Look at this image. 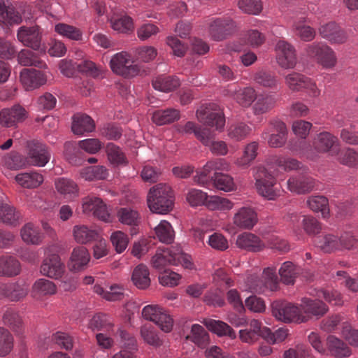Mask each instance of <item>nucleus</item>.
I'll return each mask as SVG.
<instances>
[{"instance_id":"1","label":"nucleus","mask_w":358,"mask_h":358,"mask_svg":"<svg viewBox=\"0 0 358 358\" xmlns=\"http://www.w3.org/2000/svg\"><path fill=\"white\" fill-rule=\"evenodd\" d=\"M174 193L172 188L164 183H159L149 190L148 205L152 213L166 214L174 206Z\"/></svg>"},{"instance_id":"2","label":"nucleus","mask_w":358,"mask_h":358,"mask_svg":"<svg viewBox=\"0 0 358 358\" xmlns=\"http://www.w3.org/2000/svg\"><path fill=\"white\" fill-rule=\"evenodd\" d=\"M271 309L273 316L284 323L292 322H306L308 318L301 313V309L294 303L285 300H276L271 303Z\"/></svg>"},{"instance_id":"3","label":"nucleus","mask_w":358,"mask_h":358,"mask_svg":"<svg viewBox=\"0 0 358 358\" xmlns=\"http://www.w3.org/2000/svg\"><path fill=\"white\" fill-rule=\"evenodd\" d=\"M238 31L237 23L231 17H219L209 24V34L215 41L226 40Z\"/></svg>"},{"instance_id":"4","label":"nucleus","mask_w":358,"mask_h":358,"mask_svg":"<svg viewBox=\"0 0 358 358\" xmlns=\"http://www.w3.org/2000/svg\"><path fill=\"white\" fill-rule=\"evenodd\" d=\"M126 52L116 54L112 57L110 62V68L113 72L121 76L124 78H131L137 75H147V71L141 70L137 64L127 66L129 59L127 58Z\"/></svg>"},{"instance_id":"5","label":"nucleus","mask_w":358,"mask_h":358,"mask_svg":"<svg viewBox=\"0 0 358 358\" xmlns=\"http://www.w3.org/2000/svg\"><path fill=\"white\" fill-rule=\"evenodd\" d=\"M17 39L25 46L45 54V46L42 44V35L38 25L33 27L22 26L17 31Z\"/></svg>"},{"instance_id":"6","label":"nucleus","mask_w":358,"mask_h":358,"mask_svg":"<svg viewBox=\"0 0 358 358\" xmlns=\"http://www.w3.org/2000/svg\"><path fill=\"white\" fill-rule=\"evenodd\" d=\"M275 185V178L264 167L259 168L255 182L259 194L268 200H275L279 194Z\"/></svg>"},{"instance_id":"7","label":"nucleus","mask_w":358,"mask_h":358,"mask_svg":"<svg viewBox=\"0 0 358 358\" xmlns=\"http://www.w3.org/2000/svg\"><path fill=\"white\" fill-rule=\"evenodd\" d=\"M142 316L146 320L155 322L164 332H170L173 326V320L157 305H148L143 308Z\"/></svg>"},{"instance_id":"8","label":"nucleus","mask_w":358,"mask_h":358,"mask_svg":"<svg viewBox=\"0 0 358 358\" xmlns=\"http://www.w3.org/2000/svg\"><path fill=\"white\" fill-rule=\"evenodd\" d=\"M306 52L308 56L316 58L318 63L325 68L334 67L336 64L334 51L326 45L313 43L307 47Z\"/></svg>"},{"instance_id":"9","label":"nucleus","mask_w":358,"mask_h":358,"mask_svg":"<svg viewBox=\"0 0 358 358\" xmlns=\"http://www.w3.org/2000/svg\"><path fill=\"white\" fill-rule=\"evenodd\" d=\"M27 118V112L20 104L0 110V124L5 127L16 126L17 123L24 122Z\"/></svg>"},{"instance_id":"10","label":"nucleus","mask_w":358,"mask_h":358,"mask_svg":"<svg viewBox=\"0 0 358 358\" xmlns=\"http://www.w3.org/2000/svg\"><path fill=\"white\" fill-rule=\"evenodd\" d=\"M275 50L277 54V62L284 69H292L297 62V59L294 47L285 41H279L276 45Z\"/></svg>"},{"instance_id":"11","label":"nucleus","mask_w":358,"mask_h":358,"mask_svg":"<svg viewBox=\"0 0 358 358\" xmlns=\"http://www.w3.org/2000/svg\"><path fill=\"white\" fill-rule=\"evenodd\" d=\"M65 266L57 254H50L45 258L41 266L43 275L50 278L58 279L64 272Z\"/></svg>"},{"instance_id":"12","label":"nucleus","mask_w":358,"mask_h":358,"mask_svg":"<svg viewBox=\"0 0 358 358\" xmlns=\"http://www.w3.org/2000/svg\"><path fill=\"white\" fill-rule=\"evenodd\" d=\"M20 82L26 90H33L45 85L47 82L45 74L35 69H24L20 75Z\"/></svg>"},{"instance_id":"13","label":"nucleus","mask_w":358,"mask_h":358,"mask_svg":"<svg viewBox=\"0 0 358 358\" xmlns=\"http://www.w3.org/2000/svg\"><path fill=\"white\" fill-rule=\"evenodd\" d=\"M90 260L88 250L83 245L75 248L68 262V268L73 273H78L85 270Z\"/></svg>"},{"instance_id":"14","label":"nucleus","mask_w":358,"mask_h":358,"mask_svg":"<svg viewBox=\"0 0 358 358\" xmlns=\"http://www.w3.org/2000/svg\"><path fill=\"white\" fill-rule=\"evenodd\" d=\"M29 292V286L24 282L5 283L0 285V295L10 301H20Z\"/></svg>"},{"instance_id":"15","label":"nucleus","mask_w":358,"mask_h":358,"mask_svg":"<svg viewBox=\"0 0 358 358\" xmlns=\"http://www.w3.org/2000/svg\"><path fill=\"white\" fill-rule=\"evenodd\" d=\"M198 120L210 127H215L217 130H222L225 124L224 115L222 113L213 111L209 107H205L196 111Z\"/></svg>"},{"instance_id":"16","label":"nucleus","mask_w":358,"mask_h":358,"mask_svg":"<svg viewBox=\"0 0 358 358\" xmlns=\"http://www.w3.org/2000/svg\"><path fill=\"white\" fill-rule=\"evenodd\" d=\"M319 33L322 38L331 43H343L348 39L346 32L335 22H329L320 26Z\"/></svg>"},{"instance_id":"17","label":"nucleus","mask_w":358,"mask_h":358,"mask_svg":"<svg viewBox=\"0 0 358 358\" xmlns=\"http://www.w3.org/2000/svg\"><path fill=\"white\" fill-rule=\"evenodd\" d=\"M300 307L308 316L315 317L316 319L322 317L329 311L328 306L318 299L303 297L301 299Z\"/></svg>"},{"instance_id":"18","label":"nucleus","mask_w":358,"mask_h":358,"mask_svg":"<svg viewBox=\"0 0 358 358\" xmlns=\"http://www.w3.org/2000/svg\"><path fill=\"white\" fill-rule=\"evenodd\" d=\"M28 155L31 164L44 166L48 163L50 154L45 145L38 141H31L28 143Z\"/></svg>"},{"instance_id":"19","label":"nucleus","mask_w":358,"mask_h":358,"mask_svg":"<svg viewBox=\"0 0 358 358\" xmlns=\"http://www.w3.org/2000/svg\"><path fill=\"white\" fill-rule=\"evenodd\" d=\"M236 245L239 248L252 252H258L263 250L265 243L260 238L250 232H244L238 236Z\"/></svg>"},{"instance_id":"20","label":"nucleus","mask_w":358,"mask_h":358,"mask_svg":"<svg viewBox=\"0 0 358 358\" xmlns=\"http://www.w3.org/2000/svg\"><path fill=\"white\" fill-rule=\"evenodd\" d=\"M96 125L94 120L85 113H78L72 117L71 131L75 135L92 132Z\"/></svg>"},{"instance_id":"21","label":"nucleus","mask_w":358,"mask_h":358,"mask_svg":"<svg viewBox=\"0 0 358 358\" xmlns=\"http://www.w3.org/2000/svg\"><path fill=\"white\" fill-rule=\"evenodd\" d=\"M326 351L332 357L337 358L348 357L351 355L348 345L341 339L334 335H329L326 338Z\"/></svg>"},{"instance_id":"22","label":"nucleus","mask_w":358,"mask_h":358,"mask_svg":"<svg viewBox=\"0 0 358 358\" xmlns=\"http://www.w3.org/2000/svg\"><path fill=\"white\" fill-rule=\"evenodd\" d=\"M80 145L76 141H69L64 144L63 155L66 161L73 166H80L86 159Z\"/></svg>"},{"instance_id":"23","label":"nucleus","mask_w":358,"mask_h":358,"mask_svg":"<svg viewBox=\"0 0 358 358\" xmlns=\"http://www.w3.org/2000/svg\"><path fill=\"white\" fill-rule=\"evenodd\" d=\"M262 278L264 280L258 279L255 281L256 286L253 287V289L256 292H263L262 286L268 288L271 291L278 289L279 282L275 268H265L263 271Z\"/></svg>"},{"instance_id":"24","label":"nucleus","mask_w":358,"mask_h":358,"mask_svg":"<svg viewBox=\"0 0 358 358\" xmlns=\"http://www.w3.org/2000/svg\"><path fill=\"white\" fill-rule=\"evenodd\" d=\"M152 85L155 90L167 93L178 89L180 80L176 76L159 75L152 80Z\"/></svg>"},{"instance_id":"25","label":"nucleus","mask_w":358,"mask_h":358,"mask_svg":"<svg viewBox=\"0 0 358 358\" xmlns=\"http://www.w3.org/2000/svg\"><path fill=\"white\" fill-rule=\"evenodd\" d=\"M208 331L217 335L219 337L228 336L231 339H235L236 334L234 329L227 323L213 319H204L202 322Z\"/></svg>"},{"instance_id":"26","label":"nucleus","mask_w":358,"mask_h":358,"mask_svg":"<svg viewBox=\"0 0 358 358\" xmlns=\"http://www.w3.org/2000/svg\"><path fill=\"white\" fill-rule=\"evenodd\" d=\"M290 191L297 194H306L311 192L314 187V180L306 176H298L290 178L287 181Z\"/></svg>"},{"instance_id":"27","label":"nucleus","mask_w":358,"mask_h":358,"mask_svg":"<svg viewBox=\"0 0 358 358\" xmlns=\"http://www.w3.org/2000/svg\"><path fill=\"white\" fill-rule=\"evenodd\" d=\"M234 222L240 228L250 229L257 222V214L250 208H242L235 215Z\"/></svg>"},{"instance_id":"28","label":"nucleus","mask_w":358,"mask_h":358,"mask_svg":"<svg viewBox=\"0 0 358 358\" xmlns=\"http://www.w3.org/2000/svg\"><path fill=\"white\" fill-rule=\"evenodd\" d=\"M276 134H272L268 140V144L272 148H280L287 141V129L285 124L280 120L271 122Z\"/></svg>"},{"instance_id":"29","label":"nucleus","mask_w":358,"mask_h":358,"mask_svg":"<svg viewBox=\"0 0 358 358\" xmlns=\"http://www.w3.org/2000/svg\"><path fill=\"white\" fill-rule=\"evenodd\" d=\"M55 188L66 199L78 197L79 194L78 185L73 180L69 178H58L55 181Z\"/></svg>"},{"instance_id":"30","label":"nucleus","mask_w":358,"mask_h":358,"mask_svg":"<svg viewBox=\"0 0 358 358\" xmlns=\"http://www.w3.org/2000/svg\"><path fill=\"white\" fill-rule=\"evenodd\" d=\"M4 325L9 327L17 335H22L24 331L23 321L18 312L12 308H8L2 316Z\"/></svg>"},{"instance_id":"31","label":"nucleus","mask_w":358,"mask_h":358,"mask_svg":"<svg viewBox=\"0 0 358 358\" xmlns=\"http://www.w3.org/2000/svg\"><path fill=\"white\" fill-rule=\"evenodd\" d=\"M20 213L15 208L0 203V222L6 225L16 227L20 224Z\"/></svg>"},{"instance_id":"32","label":"nucleus","mask_w":358,"mask_h":358,"mask_svg":"<svg viewBox=\"0 0 358 358\" xmlns=\"http://www.w3.org/2000/svg\"><path fill=\"white\" fill-rule=\"evenodd\" d=\"M20 270V264L15 257L8 255L0 257V276H16Z\"/></svg>"},{"instance_id":"33","label":"nucleus","mask_w":358,"mask_h":358,"mask_svg":"<svg viewBox=\"0 0 358 358\" xmlns=\"http://www.w3.org/2000/svg\"><path fill=\"white\" fill-rule=\"evenodd\" d=\"M337 138L329 132L324 131L317 134L315 138V148L320 152H326L328 151H335L336 143Z\"/></svg>"},{"instance_id":"34","label":"nucleus","mask_w":358,"mask_h":358,"mask_svg":"<svg viewBox=\"0 0 358 358\" xmlns=\"http://www.w3.org/2000/svg\"><path fill=\"white\" fill-rule=\"evenodd\" d=\"M150 272L148 267L141 264L133 271L131 280L134 285L141 289H145L150 285Z\"/></svg>"},{"instance_id":"35","label":"nucleus","mask_w":358,"mask_h":358,"mask_svg":"<svg viewBox=\"0 0 358 358\" xmlns=\"http://www.w3.org/2000/svg\"><path fill=\"white\" fill-rule=\"evenodd\" d=\"M300 268L292 262H284L279 269L280 281L287 285H294L295 279L300 273Z\"/></svg>"},{"instance_id":"36","label":"nucleus","mask_w":358,"mask_h":358,"mask_svg":"<svg viewBox=\"0 0 358 358\" xmlns=\"http://www.w3.org/2000/svg\"><path fill=\"white\" fill-rule=\"evenodd\" d=\"M192 335H187L185 338L192 341L200 348H206L210 343L209 334L199 324H193L191 328Z\"/></svg>"},{"instance_id":"37","label":"nucleus","mask_w":358,"mask_h":358,"mask_svg":"<svg viewBox=\"0 0 358 358\" xmlns=\"http://www.w3.org/2000/svg\"><path fill=\"white\" fill-rule=\"evenodd\" d=\"M285 81L292 91L299 92L308 88L310 85V80L306 76L297 72H292L286 76Z\"/></svg>"},{"instance_id":"38","label":"nucleus","mask_w":358,"mask_h":358,"mask_svg":"<svg viewBox=\"0 0 358 358\" xmlns=\"http://www.w3.org/2000/svg\"><path fill=\"white\" fill-rule=\"evenodd\" d=\"M15 179L20 185L24 188L38 187L43 181V176L36 172L19 173Z\"/></svg>"},{"instance_id":"39","label":"nucleus","mask_w":358,"mask_h":358,"mask_svg":"<svg viewBox=\"0 0 358 358\" xmlns=\"http://www.w3.org/2000/svg\"><path fill=\"white\" fill-rule=\"evenodd\" d=\"M179 118L180 111L174 108L157 110L152 115V121L158 125L171 124Z\"/></svg>"},{"instance_id":"40","label":"nucleus","mask_w":358,"mask_h":358,"mask_svg":"<svg viewBox=\"0 0 358 358\" xmlns=\"http://www.w3.org/2000/svg\"><path fill=\"white\" fill-rule=\"evenodd\" d=\"M155 231L159 241L166 244L173 243L175 231L169 222L166 220L161 221L155 228Z\"/></svg>"},{"instance_id":"41","label":"nucleus","mask_w":358,"mask_h":358,"mask_svg":"<svg viewBox=\"0 0 358 358\" xmlns=\"http://www.w3.org/2000/svg\"><path fill=\"white\" fill-rule=\"evenodd\" d=\"M113 327L109 317L102 313L95 314L89 322V328L92 331H110Z\"/></svg>"},{"instance_id":"42","label":"nucleus","mask_w":358,"mask_h":358,"mask_svg":"<svg viewBox=\"0 0 358 358\" xmlns=\"http://www.w3.org/2000/svg\"><path fill=\"white\" fill-rule=\"evenodd\" d=\"M73 236L75 240L81 244L96 240L99 234L95 230H90L86 226H75L73 228Z\"/></svg>"},{"instance_id":"43","label":"nucleus","mask_w":358,"mask_h":358,"mask_svg":"<svg viewBox=\"0 0 358 358\" xmlns=\"http://www.w3.org/2000/svg\"><path fill=\"white\" fill-rule=\"evenodd\" d=\"M141 336L145 343L155 348L159 347L163 344L155 330V328L151 324H145L141 328Z\"/></svg>"},{"instance_id":"44","label":"nucleus","mask_w":358,"mask_h":358,"mask_svg":"<svg viewBox=\"0 0 358 358\" xmlns=\"http://www.w3.org/2000/svg\"><path fill=\"white\" fill-rule=\"evenodd\" d=\"M55 30L58 34L71 40H82L83 32L79 28L76 27L65 23H58L55 25Z\"/></svg>"},{"instance_id":"45","label":"nucleus","mask_w":358,"mask_h":358,"mask_svg":"<svg viewBox=\"0 0 358 358\" xmlns=\"http://www.w3.org/2000/svg\"><path fill=\"white\" fill-rule=\"evenodd\" d=\"M32 291L40 296L53 295L57 292V286L53 282L41 278L34 282Z\"/></svg>"},{"instance_id":"46","label":"nucleus","mask_w":358,"mask_h":358,"mask_svg":"<svg viewBox=\"0 0 358 358\" xmlns=\"http://www.w3.org/2000/svg\"><path fill=\"white\" fill-rule=\"evenodd\" d=\"M254 80L259 85L269 88H276L278 84L274 73L260 70L254 75Z\"/></svg>"},{"instance_id":"47","label":"nucleus","mask_w":358,"mask_h":358,"mask_svg":"<svg viewBox=\"0 0 358 358\" xmlns=\"http://www.w3.org/2000/svg\"><path fill=\"white\" fill-rule=\"evenodd\" d=\"M151 264L153 268L161 271L165 270V267L169 265H173L176 262L172 261L171 257L162 248H159L156 254L152 257Z\"/></svg>"},{"instance_id":"48","label":"nucleus","mask_w":358,"mask_h":358,"mask_svg":"<svg viewBox=\"0 0 358 358\" xmlns=\"http://www.w3.org/2000/svg\"><path fill=\"white\" fill-rule=\"evenodd\" d=\"M210 180H213L215 187L220 190L229 192L234 189V180L229 175L215 172L213 176L210 178Z\"/></svg>"},{"instance_id":"49","label":"nucleus","mask_w":358,"mask_h":358,"mask_svg":"<svg viewBox=\"0 0 358 358\" xmlns=\"http://www.w3.org/2000/svg\"><path fill=\"white\" fill-rule=\"evenodd\" d=\"M315 245L324 252H331L335 250H341L338 245V238L334 235H326L322 238H318L315 241Z\"/></svg>"},{"instance_id":"50","label":"nucleus","mask_w":358,"mask_h":358,"mask_svg":"<svg viewBox=\"0 0 358 358\" xmlns=\"http://www.w3.org/2000/svg\"><path fill=\"white\" fill-rule=\"evenodd\" d=\"M276 103L275 97L272 95L259 96L254 105L255 114H263L272 109Z\"/></svg>"},{"instance_id":"51","label":"nucleus","mask_w":358,"mask_h":358,"mask_svg":"<svg viewBox=\"0 0 358 358\" xmlns=\"http://www.w3.org/2000/svg\"><path fill=\"white\" fill-rule=\"evenodd\" d=\"M13 348V337L10 332L3 327H0V357L8 355Z\"/></svg>"},{"instance_id":"52","label":"nucleus","mask_w":358,"mask_h":358,"mask_svg":"<svg viewBox=\"0 0 358 358\" xmlns=\"http://www.w3.org/2000/svg\"><path fill=\"white\" fill-rule=\"evenodd\" d=\"M0 16L3 22L12 25L13 24H19L22 22V17L19 12L16 11L15 8L9 6H4L2 10H0Z\"/></svg>"},{"instance_id":"53","label":"nucleus","mask_w":358,"mask_h":358,"mask_svg":"<svg viewBox=\"0 0 358 358\" xmlns=\"http://www.w3.org/2000/svg\"><path fill=\"white\" fill-rule=\"evenodd\" d=\"M310 208L315 212L320 211L324 217L329 214L328 200L326 197L320 196L308 200Z\"/></svg>"},{"instance_id":"54","label":"nucleus","mask_w":358,"mask_h":358,"mask_svg":"<svg viewBox=\"0 0 358 358\" xmlns=\"http://www.w3.org/2000/svg\"><path fill=\"white\" fill-rule=\"evenodd\" d=\"M117 216L121 223L132 225L135 224L138 213L137 211L129 208H121L118 210Z\"/></svg>"},{"instance_id":"55","label":"nucleus","mask_w":358,"mask_h":358,"mask_svg":"<svg viewBox=\"0 0 358 358\" xmlns=\"http://www.w3.org/2000/svg\"><path fill=\"white\" fill-rule=\"evenodd\" d=\"M238 6L245 13L252 15H257L262 10L260 0H239Z\"/></svg>"},{"instance_id":"56","label":"nucleus","mask_w":358,"mask_h":358,"mask_svg":"<svg viewBox=\"0 0 358 358\" xmlns=\"http://www.w3.org/2000/svg\"><path fill=\"white\" fill-rule=\"evenodd\" d=\"M27 159L18 152H11L6 159V164L10 169L18 170L28 164Z\"/></svg>"},{"instance_id":"57","label":"nucleus","mask_w":358,"mask_h":358,"mask_svg":"<svg viewBox=\"0 0 358 358\" xmlns=\"http://www.w3.org/2000/svg\"><path fill=\"white\" fill-rule=\"evenodd\" d=\"M110 241L118 253L122 252L127 248L129 243L127 236L120 231L113 232L110 236Z\"/></svg>"},{"instance_id":"58","label":"nucleus","mask_w":358,"mask_h":358,"mask_svg":"<svg viewBox=\"0 0 358 358\" xmlns=\"http://www.w3.org/2000/svg\"><path fill=\"white\" fill-rule=\"evenodd\" d=\"M264 340L270 344H274L276 342L283 341L287 336V329L284 328H279L275 332L271 330L264 329Z\"/></svg>"},{"instance_id":"59","label":"nucleus","mask_w":358,"mask_h":358,"mask_svg":"<svg viewBox=\"0 0 358 358\" xmlns=\"http://www.w3.org/2000/svg\"><path fill=\"white\" fill-rule=\"evenodd\" d=\"M107 152L108 159L111 163L117 165L126 164L124 154L115 144L109 143L107 145Z\"/></svg>"},{"instance_id":"60","label":"nucleus","mask_w":358,"mask_h":358,"mask_svg":"<svg viewBox=\"0 0 358 358\" xmlns=\"http://www.w3.org/2000/svg\"><path fill=\"white\" fill-rule=\"evenodd\" d=\"M85 178L88 180H103L108 175L107 169L103 166H92L85 169Z\"/></svg>"},{"instance_id":"61","label":"nucleus","mask_w":358,"mask_h":358,"mask_svg":"<svg viewBox=\"0 0 358 358\" xmlns=\"http://www.w3.org/2000/svg\"><path fill=\"white\" fill-rule=\"evenodd\" d=\"M338 160L342 164L354 166L358 164V153L352 148H346L341 152Z\"/></svg>"},{"instance_id":"62","label":"nucleus","mask_w":358,"mask_h":358,"mask_svg":"<svg viewBox=\"0 0 358 358\" xmlns=\"http://www.w3.org/2000/svg\"><path fill=\"white\" fill-rule=\"evenodd\" d=\"M136 59L142 62H149L153 60L157 53V50L152 46H143L136 51Z\"/></svg>"},{"instance_id":"63","label":"nucleus","mask_w":358,"mask_h":358,"mask_svg":"<svg viewBox=\"0 0 358 358\" xmlns=\"http://www.w3.org/2000/svg\"><path fill=\"white\" fill-rule=\"evenodd\" d=\"M76 69L82 73H85L87 76H90L94 78H96L99 75V70L96 67L95 63L89 60H83L79 63L77 62Z\"/></svg>"},{"instance_id":"64","label":"nucleus","mask_w":358,"mask_h":358,"mask_svg":"<svg viewBox=\"0 0 358 358\" xmlns=\"http://www.w3.org/2000/svg\"><path fill=\"white\" fill-rule=\"evenodd\" d=\"M101 134L109 140H117L122 135V129L114 123H108L103 127Z\"/></svg>"}]
</instances>
